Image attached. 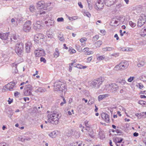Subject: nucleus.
Here are the masks:
<instances>
[{
	"label": "nucleus",
	"mask_w": 146,
	"mask_h": 146,
	"mask_svg": "<svg viewBox=\"0 0 146 146\" xmlns=\"http://www.w3.org/2000/svg\"><path fill=\"white\" fill-rule=\"evenodd\" d=\"M60 53L59 52V50L58 48L55 49V51L54 53V56L55 58H57L59 56Z\"/></svg>",
	"instance_id": "nucleus-26"
},
{
	"label": "nucleus",
	"mask_w": 146,
	"mask_h": 146,
	"mask_svg": "<svg viewBox=\"0 0 146 146\" xmlns=\"http://www.w3.org/2000/svg\"><path fill=\"white\" fill-rule=\"evenodd\" d=\"M31 45V43L30 42H28L25 44V50L27 53L30 52Z\"/></svg>",
	"instance_id": "nucleus-19"
},
{
	"label": "nucleus",
	"mask_w": 146,
	"mask_h": 146,
	"mask_svg": "<svg viewBox=\"0 0 146 146\" xmlns=\"http://www.w3.org/2000/svg\"><path fill=\"white\" fill-rule=\"evenodd\" d=\"M24 50V45L22 43H17L15 45V50L17 55L20 56L22 55Z\"/></svg>",
	"instance_id": "nucleus-4"
},
{
	"label": "nucleus",
	"mask_w": 146,
	"mask_h": 146,
	"mask_svg": "<svg viewBox=\"0 0 146 146\" xmlns=\"http://www.w3.org/2000/svg\"><path fill=\"white\" fill-rule=\"evenodd\" d=\"M84 145L81 141H79L74 143V146H84Z\"/></svg>",
	"instance_id": "nucleus-30"
},
{
	"label": "nucleus",
	"mask_w": 146,
	"mask_h": 146,
	"mask_svg": "<svg viewBox=\"0 0 146 146\" xmlns=\"http://www.w3.org/2000/svg\"><path fill=\"white\" fill-rule=\"evenodd\" d=\"M44 38V35L42 34H36L35 36V38L38 40L42 39Z\"/></svg>",
	"instance_id": "nucleus-21"
},
{
	"label": "nucleus",
	"mask_w": 146,
	"mask_h": 146,
	"mask_svg": "<svg viewBox=\"0 0 146 146\" xmlns=\"http://www.w3.org/2000/svg\"><path fill=\"white\" fill-rule=\"evenodd\" d=\"M77 68H78L81 69H82V65L80 64H78L76 66Z\"/></svg>",
	"instance_id": "nucleus-63"
},
{
	"label": "nucleus",
	"mask_w": 146,
	"mask_h": 146,
	"mask_svg": "<svg viewBox=\"0 0 146 146\" xmlns=\"http://www.w3.org/2000/svg\"><path fill=\"white\" fill-rule=\"evenodd\" d=\"M31 23L30 21H27L23 26V30L26 32H29L31 29Z\"/></svg>",
	"instance_id": "nucleus-9"
},
{
	"label": "nucleus",
	"mask_w": 146,
	"mask_h": 146,
	"mask_svg": "<svg viewBox=\"0 0 146 146\" xmlns=\"http://www.w3.org/2000/svg\"><path fill=\"white\" fill-rule=\"evenodd\" d=\"M145 62L142 58H137V65L139 67L143 66Z\"/></svg>",
	"instance_id": "nucleus-17"
},
{
	"label": "nucleus",
	"mask_w": 146,
	"mask_h": 146,
	"mask_svg": "<svg viewBox=\"0 0 146 146\" xmlns=\"http://www.w3.org/2000/svg\"><path fill=\"white\" fill-rule=\"evenodd\" d=\"M43 27L41 22L39 21H36L33 24V29L36 30L42 29Z\"/></svg>",
	"instance_id": "nucleus-10"
},
{
	"label": "nucleus",
	"mask_w": 146,
	"mask_h": 146,
	"mask_svg": "<svg viewBox=\"0 0 146 146\" xmlns=\"http://www.w3.org/2000/svg\"><path fill=\"white\" fill-rule=\"evenodd\" d=\"M66 102L64 98H63V101L61 103L60 105L61 106H63L64 105V104H66Z\"/></svg>",
	"instance_id": "nucleus-46"
},
{
	"label": "nucleus",
	"mask_w": 146,
	"mask_h": 146,
	"mask_svg": "<svg viewBox=\"0 0 146 146\" xmlns=\"http://www.w3.org/2000/svg\"><path fill=\"white\" fill-rule=\"evenodd\" d=\"M115 143L117 146H124L123 144L121 143Z\"/></svg>",
	"instance_id": "nucleus-62"
},
{
	"label": "nucleus",
	"mask_w": 146,
	"mask_h": 146,
	"mask_svg": "<svg viewBox=\"0 0 146 146\" xmlns=\"http://www.w3.org/2000/svg\"><path fill=\"white\" fill-rule=\"evenodd\" d=\"M32 86L31 85H26L24 91V95L25 96H33L31 91L32 90Z\"/></svg>",
	"instance_id": "nucleus-8"
},
{
	"label": "nucleus",
	"mask_w": 146,
	"mask_h": 146,
	"mask_svg": "<svg viewBox=\"0 0 146 146\" xmlns=\"http://www.w3.org/2000/svg\"><path fill=\"white\" fill-rule=\"evenodd\" d=\"M140 113H137L135 114V115L136 116L138 119H140L141 117V115L139 114Z\"/></svg>",
	"instance_id": "nucleus-61"
},
{
	"label": "nucleus",
	"mask_w": 146,
	"mask_h": 146,
	"mask_svg": "<svg viewBox=\"0 0 146 146\" xmlns=\"http://www.w3.org/2000/svg\"><path fill=\"white\" fill-rule=\"evenodd\" d=\"M119 89L118 86L117 84L114 83L111 84V88L110 92H115L117 90Z\"/></svg>",
	"instance_id": "nucleus-15"
},
{
	"label": "nucleus",
	"mask_w": 146,
	"mask_h": 146,
	"mask_svg": "<svg viewBox=\"0 0 146 146\" xmlns=\"http://www.w3.org/2000/svg\"><path fill=\"white\" fill-rule=\"evenodd\" d=\"M78 17L77 16H74L71 17H69L68 19L70 20H75L78 19Z\"/></svg>",
	"instance_id": "nucleus-42"
},
{
	"label": "nucleus",
	"mask_w": 146,
	"mask_h": 146,
	"mask_svg": "<svg viewBox=\"0 0 146 146\" xmlns=\"http://www.w3.org/2000/svg\"><path fill=\"white\" fill-rule=\"evenodd\" d=\"M119 64L122 70H124L127 68L129 65V63L128 62L125 60L121 62L120 64Z\"/></svg>",
	"instance_id": "nucleus-11"
},
{
	"label": "nucleus",
	"mask_w": 146,
	"mask_h": 146,
	"mask_svg": "<svg viewBox=\"0 0 146 146\" xmlns=\"http://www.w3.org/2000/svg\"><path fill=\"white\" fill-rule=\"evenodd\" d=\"M119 83L122 84V85H124L126 83V81L125 80H120Z\"/></svg>",
	"instance_id": "nucleus-53"
},
{
	"label": "nucleus",
	"mask_w": 146,
	"mask_h": 146,
	"mask_svg": "<svg viewBox=\"0 0 146 146\" xmlns=\"http://www.w3.org/2000/svg\"><path fill=\"white\" fill-rule=\"evenodd\" d=\"M15 82H11L7 84L6 86V88L7 89L11 91L13 90V89L15 87Z\"/></svg>",
	"instance_id": "nucleus-13"
},
{
	"label": "nucleus",
	"mask_w": 146,
	"mask_h": 146,
	"mask_svg": "<svg viewBox=\"0 0 146 146\" xmlns=\"http://www.w3.org/2000/svg\"><path fill=\"white\" fill-rule=\"evenodd\" d=\"M146 22V16L144 14H141L138 19L137 25L138 27H141Z\"/></svg>",
	"instance_id": "nucleus-7"
},
{
	"label": "nucleus",
	"mask_w": 146,
	"mask_h": 146,
	"mask_svg": "<svg viewBox=\"0 0 146 146\" xmlns=\"http://www.w3.org/2000/svg\"><path fill=\"white\" fill-rule=\"evenodd\" d=\"M129 24L132 27H134L136 26V24L133 22L132 21H130L129 22Z\"/></svg>",
	"instance_id": "nucleus-43"
},
{
	"label": "nucleus",
	"mask_w": 146,
	"mask_h": 146,
	"mask_svg": "<svg viewBox=\"0 0 146 146\" xmlns=\"http://www.w3.org/2000/svg\"><path fill=\"white\" fill-rule=\"evenodd\" d=\"M85 123L86 126L88 127H89V125L88 124V121L86 120L85 121Z\"/></svg>",
	"instance_id": "nucleus-55"
},
{
	"label": "nucleus",
	"mask_w": 146,
	"mask_h": 146,
	"mask_svg": "<svg viewBox=\"0 0 146 146\" xmlns=\"http://www.w3.org/2000/svg\"><path fill=\"white\" fill-rule=\"evenodd\" d=\"M29 10L31 12H33L35 11V9L34 6L33 5H31L29 7Z\"/></svg>",
	"instance_id": "nucleus-39"
},
{
	"label": "nucleus",
	"mask_w": 146,
	"mask_h": 146,
	"mask_svg": "<svg viewBox=\"0 0 146 146\" xmlns=\"http://www.w3.org/2000/svg\"><path fill=\"white\" fill-rule=\"evenodd\" d=\"M12 38H13L14 40H16L17 39V37L15 35L13 34L11 37L10 38L11 40H12Z\"/></svg>",
	"instance_id": "nucleus-44"
},
{
	"label": "nucleus",
	"mask_w": 146,
	"mask_h": 146,
	"mask_svg": "<svg viewBox=\"0 0 146 146\" xmlns=\"http://www.w3.org/2000/svg\"><path fill=\"white\" fill-rule=\"evenodd\" d=\"M99 135L101 139L105 137V136L103 134V132L102 131H100L99 133Z\"/></svg>",
	"instance_id": "nucleus-41"
},
{
	"label": "nucleus",
	"mask_w": 146,
	"mask_h": 146,
	"mask_svg": "<svg viewBox=\"0 0 146 146\" xmlns=\"http://www.w3.org/2000/svg\"><path fill=\"white\" fill-rule=\"evenodd\" d=\"M12 66L13 67V68H14V69H15V70L14 72H13L15 73H17L18 72V70L16 69L17 64L15 63H13L12 64Z\"/></svg>",
	"instance_id": "nucleus-36"
},
{
	"label": "nucleus",
	"mask_w": 146,
	"mask_h": 146,
	"mask_svg": "<svg viewBox=\"0 0 146 146\" xmlns=\"http://www.w3.org/2000/svg\"><path fill=\"white\" fill-rule=\"evenodd\" d=\"M108 94H103L99 95L98 97V99L99 101H101L103 100L104 98L108 97Z\"/></svg>",
	"instance_id": "nucleus-25"
},
{
	"label": "nucleus",
	"mask_w": 146,
	"mask_h": 146,
	"mask_svg": "<svg viewBox=\"0 0 146 146\" xmlns=\"http://www.w3.org/2000/svg\"><path fill=\"white\" fill-rule=\"evenodd\" d=\"M52 3H45L43 1L38 2L37 4L38 11L35 13V15L38 17H43L44 19L48 18L49 16L44 10H46L47 7Z\"/></svg>",
	"instance_id": "nucleus-1"
},
{
	"label": "nucleus",
	"mask_w": 146,
	"mask_h": 146,
	"mask_svg": "<svg viewBox=\"0 0 146 146\" xmlns=\"http://www.w3.org/2000/svg\"><path fill=\"white\" fill-rule=\"evenodd\" d=\"M48 121L53 124H57L58 123V119L60 117L58 113L54 111L48 114Z\"/></svg>",
	"instance_id": "nucleus-2"
},
{
	"label": "nucleus",
	"mask_w": 146,
	"mask_h": 146,
	"mask_svg": "<svg viewBox=\"0 0 146 146\" xmlns=\"http://www.w3.org/2000/svg\"><path fill=\"white\" fill-rule=\"evenodd\" d=\"M139 104L142 105H145L146 104V102L143 101H139Z\"/></svg>",
	"instance_id": "nucleus-45"
},
{
	"label": "nucleus",
	"mask_w": 146,
	"mask_h": 146,
	"mask_svg": "<svg viewBox=\"0 0 146 146\" xmlns=\"http://www.w3.org/2000/svg\"><path fill=\"white\" fill-rule=\"evenodd\" d=\"M117 0H104V4L108 6H110L115 3L116 2Z\"/></svg>",
	"instance_id": "nucleus-14"
},
{
	"label": "nucleus",
	"mask_w": 146,
	"mask_h": 146,
	"mask_svg": "<svg viewBox=\"0 0 146 146\" xmlns=\"http://www.w3.org/2000/svg\"><path fill=\"white\" fill-rule=\"evenodd\" d=\"M102 42L101 40H98L95 43V45L96 48L99 47L102 44Z\"/></svg>",
	"instance_id": "nucleus-29"
},
{
	"label": "nucleus",
	"mask_w": 146,
	"mask_h": 146,
	"mask_svg": "<svg viewBox=\"0 0 146 146\" xmlns=\"http://www.w3.org/2000/svg\"><path fill=\"white\" fill-rule=\"evenodd\" d=\"M46 34L48 37L50 38L52 37L54 35L53 33L50 31H47Z\"/></svg>",
	"instance_id": "nucleus-32"
},
{
	"label": "nucleus",
	"mask_w": 146,
	"mask_h": 146,
	"mask_svg": "<svg viewBox=\"0 0 146 146\" xmlns=\"http://www.w3.org/2000/svg\"><path fill=\"white\" fill-rule=\"evenodd\" d=\"M94 38L95 40H97L99 38V36L98 35H96L93 37Z\"/></svg>",
	"instance_id": "nucleus-60"
},
{
	"label": "nucleus",
	"mask_w": 146,
	"mask_h": 146,
	"mask_svg": "<svg viewBox=\"0 0 146 146\" xmlns=\"http://www.w3.org/2000/svg\"><path fill=\"white\" fill-rule=\"evenodd\" d=\"M70 53L71 54H72L73 53H75L76 52V51L74 49H72L71 50L70 48V50H69Z\"/></svg>",
	"instance_id": "nucleus-51"
},
{
	"label": "nucleus",
	"mask_w": 146,
	"mask_h": 146,
	"mask_svg": "<svg viewBox=\"0 0 146 146\" xmlns=\"http://www.w3.org/2000/svg\"><path fill=\"white\" fill-rule=\"evenodd\" d=\"M134 77H131L128 79V81L129 82H131L134 78Z\"/></svg>",
	"instance_id": "nucleus-52"
},
{
	"label": "nucleus",
	"mask_w": 146,
	"mask_h": 146,
	"mask_svg": "<svg viewBox=\"0 0 146 146\" xmlns=\"http://www.w3.org/2000/svg\"><path fill=\"white\" fill-rule=\"evenodd\" d=\"M105 59V56L104 55H103L99 56L97 58V59L98 60H104Z\"/></svg>",
	"instance_id": "nucleus-35"
},
{
	"label": "nucleus",
	"mask_w": 146,
	"mask_h": 146,
	"mask_svg": "<svg viewBox=\"0 0 146 146\" xmlns=\"http://www.w3.org/2000/svg\"><path fill=\"white\" fill-rule=\"evenodd\" d=\"M104 0H97L94 8L98 11H102L104 6Z\"/></svg>",
	"instance_id": "nucleus-5"
},
{
	"label": "nucleus",
	"mask_w": 146,
	"mask_h": 146,
	"mask_svg": "<svg viewBox=\"0 0 146 146\" xmlns=\"http://www.w3.org/2000/svg\"><path fill=\"white\" fill-rule=\"evenodd\" d=\"M84 13L85 15L86 16H87L88 17H90L91 16V14H90V13L88 12H84Z\"/></svg>",
	"instance_id": "nucleus-49"
},
{
	"label": "nucleus",
	"mask_w": 146,
	"mask_h": 146,
	"mask_svg": "<svg viewBox=\"0 0 146 146\" xmlns=\"http://www.w3.org/2000/svg\"><path fill=\"white\" fill-rule=\"evenodd\" d=\"M46 91V90L45 88L42 87H39L35 90V92H45Z\"/></svg>",
	"instance_id": "nucleus-27"
},
{
	"label": "nucleus",
	"mask_w": 146,
	"mask_h": 146,
	"mask_svg": "<svg viewBox=\"0 0 146 146\" xmlns=\"http://www.w3.org/2000/svg\"><path fill=\"white\" fill-rule=\"evenodd\" d=\"M108 47V51H111L114 49V48H113L112 47Z\"/></svg>",
	"instance_id": "nucleus-58"
},
{
	"label": "nucleus",
	"mask_w": 146,
	"mask_h": 146,
	"mask_svg": "<svg viewBox=\"0 0 146 146\" xmlns=\"http://www.w3.org/2000/svg\"><path fill=\"white\" fill-rule=\"evenodd\" d=\"M54 21L53 20L49 19L45 22V24L48 27L50 26H54Z\"/></svg>",
	"instance_id": "nucleus-20"
},
{
	"label": "nucleus",
	"mask_w": 146,
	"mask_h": 146,
	"mask_svg": "<svg viewBox=\"0 0 146 146\" xmlns=\"http://www.w3.org/2000/svg\"><path fill=\"white\" fill-rule=\"evenodd\" d=\"M91 0H87V2L88 4V7L89 9L90 10L92 9V3L91 2Z\"/></svg>",
	"instance_id": "nucleus-33"
},
{
	"label": "nucleus",
	"mask_w": 146,
	"mask_h": 146,
	"mask_svg": "<svg viewBox=\"0 0 146 146\" xmlns=\"http://www.w3.org/2000/svg\"><path fill=\"white\" fill-rule=\"evenodd\" d=\"M111 88V84H107L105 85V87L103 89L102 88V90H104V89H106V90H108V91H110Z\"/></svg>",
	"instance_id": "nucleus-28"
},
{
	"label": "nucleus",
	"mask_w": 146,
	"mask_h": 146,
	"mask_svg": "<svg viewBox=\"0 0 146 146\" xmlns=\"http://www.w3.org/2000/svg\"><path fill=\"white\" fill-rule=\"evenodd\" d=\"M59 39L60 41L62 42H64L65 41V39L64 35L62 34H60L58 36Z\"/></svg>",
	"instance_id": "nucleus-31"
},
{
	"label": "nucleus",
	"mask_w": 146,
	"mask_h": 146,
	"mask_svg": "<svg viewBox=\"0 0 146 146\" xmlns=\"http://www.w3.org/2000/svg\"><path fill=\"white\" fill-rule=\"evenodd\" d=\"M141 35H145L146 34V27L144 28L143 29H142L141 30Z\"/></svg>",
	"instance_id": "nucleus-37"
},
{
	"label": "nucleus",
	"mask_w": 146,
	"mask_h": 146,
	"mask_svg": "<svg viewBox=\"0 0 146 146\" xmlns=\"http://www.w3.org/2000/svg\"><path fill=\"white\" fill-rule=\"evenodd\" d=\"M35 53L36 56H44L45 54L44 50L42 49L36 50L35 52Z\"/></svg>",
	"instance_id": "nucleus-12"
},
{
	"label": "nucleus",
	"mask_w": 146,
	"mask_h": 146,
	"mask_svg": "<svg viewBox=\"0 0 146 146\" xmlns=\"http://www.w3.org/2000/svg\"><path fill=\"white\" fill-rule=\"evenodd\" d=\"M58 133V131H54L49 134L48 135L52 138H55L57 135Z\"/></svg>",
	"instance_id": "nucleus-22"
},
{
	"label": "nucleus",
	"mask_w": 146,
	"mask_h": 146,
	"mask_svg": "<svg viewBox=\"0 0 146 146\" xmlns=\"http://www.w3.org/2000/svg\"><path fill=\"white\" fill-rule=\"evenodd\" d=\"M133 50V49L131 48L126 47L125 51L126 52H131Z\"/></svg>",
	"instance_id": "nucleus-48"
},
{
	"label": "nucleus",
	"mask_w": 146,
	"mask_h": 146,
	"mask_svg": "<svg viewBox=\"0 0 146 146\" xmlns=\"http://www.w3.org/2000/svg\"><path fill=\"white\" fill-rule=\"evenodd\" d=\"M87 38L85 37H83L81 38L80 39V41L81 42V45L84 46L86 44V41L87 40Z\"/></svg>",
	"instance_id": "nucleus-24"
},
{
	"label": "nucleus",
	"mask_w": 146,
	"mask_h": 146,
	"mask_svg": "<svg viewBox=\"0 0 146 146\" xmlns=\"http://www.w3.org/2000/svg\"><path fill=\"white\" fill-rule=\"evenodd\" d=\"M40 61L41 62H43L44 63H46V60L43 57H41L40 58Z\"/></svg>",
	"instance_id": "nucleus-54"
},
{
	"label": "nucleus",
	"mask_w": 146,
	"mask_h": 146,
	"mask_svg": "<svg viewBox=\"0 0 146 146\" xmlns=\"http://www.w3.org/2000/svg\"><path fill=\"white\" fill-rule=\"evenodd\" d=\"M102 83V81L100 79H97L94 80L91 82L90 86L93 88L98 89Z\"/></svg>",
	"instance_id": "nucleus-6"
},
{
	"label": "nucleus",
	"mask_w": 146,
	"mask_h": 146,
	"mask_svg": "<svg viewBox=\"0 0 146 146\" xmlns=\"http://www.w3.org/2000/svg\"><path fill=\"white\" fill-rule=\"evenodd\" d=\"M58 22H63L64 21V19L62 17L58 18L57 19Z\"/></svg>",
	"instance_id": "nucleus-47"
},
{
	"label": "nucleus",
	"mask_w": 146,
	"mask_h": 146,
	"mask_svg": "<svg viewBox=\"0 0 146 146\" xmlns=\"http://www.w3.org/2000/svg\"><path fill=\"white\" fill-rule=\"evenodd\" d=\"M102 118L107 123H108L110 121V118L109 115L105 113H102L101 115Z\"/></svg>",
	"instance_id": "nucleus-18"
},
{
	"label": "nucleus",
	"mask_w": 146,
	"mask_h": 146,
	"mask_svg": "<svg viewBox=\"0 0 146 146\" xmlns=\"http://www.w3.org/2000/svg\"><path fill=\"white\" fill-rule=\"evenodd\" d=\"M70 132L72 135H74L76 136H77L76 134L77 133V132L75 130L73 129H71Z\"/></svg>",
	"instance_id": "nucleus-38"
},
{
	"label": "nucleus",
	"mask_w": 146,
	"mask_h": 146,
	"mask_svg": "<svg viewBox=\"0 0 146 146\" xmlns=\"http://www.w3.org/2000/svg\"><path fill=\"white\" fill-rule=\"evenodd\" d=\"M92 59V56H90V57L88 58L87 59V62H86L88 63L90 62L91 61Z\"/></svg>",
	"instance_id": "nucleus-50"
},
{
	"label": "nucleus",
	"mask_w": 146,
	"mask_h": 146,
	"mask_svg": "<svg viewBox=\"0 0 146 146\" xmlns=\"http://www.w3.org/2000/svg\"><path fill=\"white\" fill-rule=\"evenodd\" d=\"M115 132H116V133H117V134H118V135H120L121 134V132L120 130H117L115 131Z\"/></svg>",
	"instance_id": "nucleus-64"
},
{
	"label": "nucleus",
	"mask_w": 146,
	"mask_h": 146,
	"mask_svg": "<svg viewBox=\"0 0 146 146\" xmlns=\"http://www.w3.org/2000/svg\"><path fill=\"white\" fill-rule=\"evenodd\" d=\"M115 140L116 142V143H121L123 141V139L121 138H116L115 139Z\"/></svg>",
	"instance_id": "nucleus-40"
},
{
	"label": "nucleus",
	"mask_w": 146,
	"mask_h": 146,
	"mask_svg": "<svg viewBox=\"0 0 146 146\" xmlns=\"http://www.w3.org/2000/svg\"><path fill=\"white\" fill-rule=\"evenodd\" d=\"M9 34V33H0V38L2 40H6L8 39Z\"/></svg>",
	"instance_id": "nucleus-16"
},
{
	"label": "nucleus",
	"mask_w": 146,
	"mask_h": 146,
	"mask_svg": "<svg viewBox=\"0 0 146 146\" xmlns=\"http://www.w3.org/2000/svg\"><path fill=\"white\" fill-rule=\"evenodd\" d=\"M11 25L13 27H16L17 25V20L16 19L12 18L11 20Z\"/></svg>",
	"instance_id": "nucleus-23"
},
{
	"label": "nucleus",
	"mask_w": 146,
	"mask_h": 146,
	"mask_svg": "<svg viewBox=\"0 0 146 146\" xmlns=\"http://www.w3.org/2000/svg\"><path fill=\"white\" fill-rule=\"evenodd\" d=\"M62 83L60 81H58L56 82L54 85V90L58 91L60 94H62L64 92V93L65 92V88L63 87L64 89L62 88Z\"/></svg>",
	"instance_id": "nucleus-3"
},
{
	"label": "nucleus",
	"mask_w": 146,
	"mask_h": 146,
	"mask_svg": "<svg viewBox=\"0 0 146 146\" xmlns=\"http://www.w3.org/2000/svg\"><path fill=\"white\" fill-rule=\"evenodd\" d=\"M113 70L115 71L122 70L119 64L116 66L114 68Z\"/></svg>",
	"instance_id": "nucleus-34"
},
{
	"label": "nucleus",
	"mask_w": 146,
	"mask_h": 146,
	"mask_svg": "<svg viewBox=\"0 0 146 146\" xmlns=\"http://www.w3.org/2000/svg\"><path fill=\"white\" fill-rule=\"evenodd\" d=\"M89 48H88L86 47L84 49L82 50V51L83 52H85L86 51V52H88L89 51Z\"/></svg>",
	"instance_id": "nucleus-56"
},
{
	"label": "nucleus",
	"mask_w": 146,
	"mask_h": 146,
	"mask_svg": "<svg viewBox=\"0 0 146 146\" xmlns=\"http://www.w3.org/2000/svg\"><path fill=\"white\" fill-rule=\"evenodd\" d=\"M13 100L12 99H11L10 98H9V100H8V102L9 104H10L12 102H13Z\"/></svg>",
	"instance_id": "nucleus-59"
},
{
	"label": "nucleus",
	"mask_w": 146,
	"mask_h": 146,
	"mask_svg": "<svg viewBox=\"0 0 146 146\" xmlns=\"http://www.w3.org/2000/svg\"><path fill=\"white\" fill-rule=\"evenodd\" d=\"M119 32L120 33V35L121 36H123V34L125 33H126V31H124L123 32H122V31L121 30H120L119 31Z\"/></svg>",
	"instance_id": "nucleus-57"
}]
</instances>
